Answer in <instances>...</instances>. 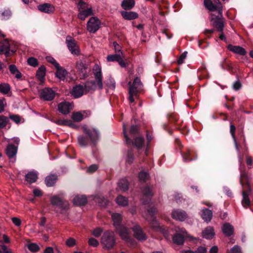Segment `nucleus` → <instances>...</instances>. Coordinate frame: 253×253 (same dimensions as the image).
Wrapping results in <instances>:
<instances>
[{"label": "nucleus", "instance_id": "nucleus-1", "mask_svg": "<svg viewBox=\"0 0 253 253\" xmlns=\"http://www.w3.org/2000/svg\"><path fill=\"white\" fill-rule=\"evenodd\" d=\"M84 133L85 135H81L78 137V142L82 147H86L90 142L95 146L100 139V132L95 128L83 127Z\"/></svg>", "mask_w": 253, "mask_h": 253}, {"label": "nucleus", "instance_id": "nucleus-2", "mask_svg": "<svg viewBox=\"0 0 253 253\" xmlns=\"http://www.w3.org/2000/svg\"><path fill=\"white\" fill-rule=\"evenodd\" d=\"M111 217L116 232L119 234L123 240L126 242H130L131 238L128 229L122 224L123 218L121 214L118 213H113L112 214Z\"/></svg>", "mask_w": 253, "mask_h": 253}, {"label": "nucleus", "instance_id": "nucleus-3", "mask_svg": "<svg viewBox=\"0 0 253 253\" xmlns=\"http://www.w3.org/2000/svg\"><path fill=\"white\" fill-rule=\"evenodd\" d=\"M101 243L107 249H113L116 244L114 233L109 230L106 231L101 238Z\"/></svg>", "mask_w": 253, "mask_h": 253}, {"label": "nucleus", "instance_id": "nucleus-4", "mask_svg": "<svg viewBox=\"0 0 253 253\" xmlns=\"http://www.w3.org/2000/svg\"><path fill=\"white\" fill-rule=\"evenodd\" d=\"M123 132L124 137L126 139V143L128 145H134L138 149H141L143 147L144 144V139L142 137L135 136L133 138L134 140L129 138L126 133V128L125 126H123Z\"/></svg>", "mask_w": 253, "mask_h": 253}, {"label": "nucleus", "instance_id": "nucleus-5", "mask_svg": "<svg viewBox=\"0 0 253 253\" xmlns=\"http://www.w3.org/2000/svg\"><path fill=\"white\" fill-rule=\"evenodd\" d=\"M52 206L58 208L61 211H66L69 208L68 202L57 195H54L50 198Z\"/></svg>", "mask_w": 253, "mask_h": 253}, {"label": "nucleus", "instance_id": "nucleus-6", "mask_svg": "<svg viewBox=\"0 0 253 253\" xmlns=\"http://www.w3.org/2000/svg\"><path fill=\"white\" fill-rule=\"evenodd\" d=\"M66 43L68 49L72 54L79 55L80 51L76 40L70 36H67L66 39Z\"/></svg>", "mask_w": 253, "mask_h": 253}, {"label": "nucleus", "instance_id": "nucleus-7", "mask_svg": "<svg viewBox=\"0 0 253 253\" xmlns=\"http://www.w3.org/2000/svg\"><path fill=\"white\" fill-rule=\"evenodd\" d=\"M101 22L95 17H91L87 23V29L90 33H96L100 28Z\"/></svg>", "mask_w": 253, "mask_h": 253}, {"label": "nucleus", "instance_id": "nucleus-8", "mask_svg": "<svg viewBox=\"0 0 253 253\" xmlns=\"http://www.w3.org/2000/svg\"><path fill=\"white\" fill-rule=\"evenodd\" d=\"M253 192L252 187L244 188L242 191V194L243 199L241 201L242 205L245 209H248L251 206V202L250 198V196L252 194Z\"/></svg>", "mask_w": 253, "mask_h": 253}, {"label": "nucleus", "instance_id": "nucleus-9", "mask_svg": "<svg viewBox=\"0 0 253 253\" xmlns=\"http://www.w3.org/2000/svg\"><path fill=\"white\" fill-rule=\"evenodd\" d=\"M240 172V183L244 188L251 187L249 182V178L247 172L246 171L245 165H240L239 168Z\"/></svg>", "mask_w": 253, "mask_h": 253}, {"label": "nucleus", "instance_id": "nucleus-10", "mask_svg": "<svg viewBox=\"0 0 253 253\" xmlns=\"http://www.w3.org/2000/svg\"><path fill=\"white\" fill-rule=\"evenodd\" d=\"M15 51V49H10V44L7 40L0 43V55L3 54L8 57L13 55Z\"/></svg>", "mask_w": 253, "mask_h": 253}, {"label": "nucleus", "instance_id": "nucleus-11", "mask_svg": "<svg viewBox=\"0 0 253 253\" xmlns=\"http://www.w3.org/2000/svg\"><path fill=\"white\" fill-rule=\"evenodd\" d=\"M211 21L212 22V26L217 32H222L223 31L225 25V19L223 17L215 16L214 17H211Z\"/></svg>", "mask_w": 253, "mask_h": 253}, {"label": "nucleus", "instance_id": "nucleus-12", "mask_svg": "<svg viewBox=\"0 0 253 253\" xmlns=\"http://www.w3.org/2000/svg\"><path fill=\"white\" fill-rule=\"evenodd\" d=\"M188 237V234L185 229H181L179 232L176 233L172 237L173 243L177 245H183L185 239Z\"/></svg>", "mask_w": 253, "mask_h": 253}, {"label": "nucleus", "instance_id": "nucleus-13", "mask_svg": "<svg viewBox=\"0 0 253 253\" xmlns=\"http://www.w3.org/2000/svg\"><path fill=\"white\" fill-rule=\"evenodd\" d=\"M167 119L170 124H173L175 129H180L183 124V121L179 120L178 114L175 113H169Z\"/></svg>", "mask_w": 253, "mask_h": 253}, {"label": "nucleus", "instance_id": "nucleus-14", "mask_svg": "<svg viewBox=\"0 0 253 253\" xmlns=\"http://www.w3.org/2000/svg\"><path fill=\"white\" fill-rule=\"evenodd\" d=\"M55 94V91L51 88L45 87L41 91L40 97L44 100L52 101L54 99Z\"/></svg>", "mask_w": 253, "mask_h": 253}, {"label": "nucleus", "instance_id": "nucleus-15", "mask_svg": "<svg viewBox=\"0 0 253 253\" xmlns=\"http://www.w3.org/2000/svg\"><path fill=\"white\" fill-rule=\"evenodd\" d=\"M134 237L140 241H145L147 238V235L143 231L142 228L138 225H136L132 228Z\"/></svg>", "mask_w": 253, "mask_h": 253}, {"label": "nucleus", "instance_id": "nucleus-16", "mask_svg": "<svg viewBox=\"0 0 253 253\" xmlns=\"http://www.w3.org/2000/svg\"><path fill=\"white\" fill-rule=\"evenodd\" d=\"M181 154L184 162H189L197 158L196 152L189 149H188L185 152L181 151Z\"/></svg>", "mask_w": 253, "mask_h": 253}, {"label": "nucleus", "instance_id": "nucleus-17", "mask_svg": "<svg viewBox=\"0 0 253 253\" xmlns=\"http://www.w3.org/2000/svg\"><path fill=\"white\" fill-rule=\"evenodd\" d=\"M76 69L79 72L81 79H85L88 76L87 66L82 61H78L77 62Z\"/></svg>", "mask_w": 253, "mask_h": 253}, {"label": "nucleus", "instance_id": "nucleus-18", "mask_svg": "<svg viewBox=\"0 0 253 253\" xmlns=\"http://www.w3.org/2000/svg\"><path fill=\"white\" fill-rule=\"evenodd\" d=\"M86 5V4L84 5V8H81V6H79V13L78 15V17L81 20H84L87 17L93 14L92 8L91 7L87 8L86 9H85Z\"/></svg>", "mask_w": 253, "mask_h": 253}, {"label": "nucleus", "instance_id": "nucleus-19", "mask_svg": "<svg viewBox=\"0 0 253 253\" xmlns=\"http://www.w3.org/2000/svg\"><path fill=\"white\" fill-rule=\"evenodd\" d=\"M171 217L175 220L183 221L187 218V214L185 211L177 209L172 211Z\"/></svg>", "mask_w": 253, "mask_h": 253}, {"label": "nucleus", "instance_id": "nucleus-20", "mask_svg": "<svg viewBox=\"0 0 253 253\" xmlns=\"http://www.w3.org/2000/svg\"><path fill=\"white\" fill-rule=\"evenodd\" d=\"M71 104L67 101H63L58 104V110L63 115H67L70 112Z\"/></svg>", "mask_w": 253, "mask_h": 253}, {"label": "nucleus", "instance_id": "nucleus-21", "mask_svg": "<svg viewBox=\"0 0 253 253\" xmlns=\"http://www.w3.org/2000/svg\"><path fill=\"white\" fill-rule=\"evenodd\" d=\"M38 9L40 11L47 14L53 13L55 11V7L53 5L49 3L40 4L38 6Z\"/></svg>", "mask_w": 253, "mask_h": 253}, {"label": "nucleus", "instance_id": "nucleus-22", "mask_svg": "<svg viewBox=\"0 0 253 253\" xmlns=\"http://www.w3.org/2000/svg\"><path fill=\"white\" fill-rule=\"evenodd\" d=\"M157 212V210L154 207H150L148 209V216L147 218V220H148L152 225L157 224L156 216Z\"/></svg>", "mask_w": 253, "mask_h": 253}, {"label": "nucleus", "instance_id": "nucleus-23", "mask_svg": "<svg viewBox=\"0 0 253 253\" xmlns=\"http://www.w3.org/2000/svg\"><path fill=\"white\" fill-rule=\"evenodd\" d=\"M227 48L229 51L240 55L244 56L247 54L245 49L240 46L229 44L227 45Z\"/></svg>", "mask_w": 253, "mask_h": 253}, {"label": "nucleus", "instance_id": "nucleus-24", "mask_svg": "<svg viewBox=\"0 0 253 253\" xmlns=\"http://www.w3.org/2000/svg\"><path fill=\"white\" fill-rule=\"evenodd\" d=\"M84 90L83 85L78 84L73 87L71 93L72 96L77 98L81 97L84 94Z\"/></svg>", "mask_w": 253, "mask_h": 253}, {"label": "nucleus", "instance_id": "nucleus-25", "mask_svg": "<svg viewBox=\"0 0 253 253\" xmlns=\"http://www.w3.org/2000/svg\"><path fill=\"white\" fill-rule=\"evenodd\" d=\"M220 67L223 70H227L232 74H234L235 73L234 67L232 63L226 58H224L223 61L220 63Z\"/></svg>", "mask_w": 253, "mask_h": 253}, {"label": "nucleus", "instance_id": "nucleus-26", "mask_svg": "<svg viewBox=\"0 0 253 253\" xmlns=\"http://www.w3.org/2000/svg\"><path fill=\"white\" fill-rule=\"evenodd\" d=\"M46 73V68L44 66H41L37 70L36 73V77L39 81L40 84H42L45 80Z\"/></svg>", "mask_w": 253, "mask_h": 253}, {"label": "nucleus", "instance_id": "nucleus-27", "mask_svg": "<svg viewBox=\"0 0 253 253\" xmlns=\"http://www.w3.org/2000/svg\"><path fill=\"white\" fill-rule=\"evenodd\" d=\"M121 14L124 19L127 20L135 19L138 16V14L134 11H122Z\"/></svg>", "mask_w": 253, "mask_h": 253}, {"label": "nucleus", "instance_id": "nucleus-28", "mask_svg": "<svg viewBox=\"0 0 253 253\" xmlns=\"http://www.w3.org/2000/svg\"><path fill=\"white\" fill-rule=\"evenodd\" d=\"M6 154L11 159L13 158L17 152V148L13 144H8L6 148Z\"/></svg>", "mask_w": 253, "mask_h": 253}, {"label": "nucleus", "instance_id": "nucleus-29", "mask_svg": "<svg viewBox=\"0 0 253 253\" xmlns=\"http://www.w3.org/2000/svg\"><path fill=\"white\" fill-rule=\"evenodd\" d=\"M73 203L78 206H84L87 203V198L85 195H77L73 199Z\"/></svg>", "mask_w": 253, "mask_h": 253}, {"label": "nucleus", "instance_id": "nucleus-30", "mask_svg": "<svg viewBox=\"0 0 253 253\" xmlns=\"http://www.w3.org/2000/svg\"><path fill=\"white\" fill-rule=\"evenodd\" d=\"M25 177V180L30 184L36 182L38 178V174L33 171L29 172Z\"/></svg>", "mask_w": 253, "mask_h": 253}, {"label": "nucleus", "instance_id": "nucleus-31", "mask_svg": "<svg viewBox=\"0 0 253 253\" xmlns=\"http://www.w3.org/2000/svg\"><path fill=\"white\" fill-rule=\"evenodd\" d=\"M57 180L56 174H50L46 177L44 182L47 187H51L54 185Z\"/></svg>", "mask_w": 253, "mask_h": 253}, {"label": "nucleus", "instance_id": "nucleus-32", "mask_svg": "<svg viewBox=\"0 0 253 253\" xmlns=\"http://www.w3.org/2000/svg\"><path fill=\"white\" fill-rule=\"evenodd\" d=\"M203 237L207 239H211L214 235V230L211 227H208L205 229L202 232Z\"/></svg>", "mask_w": 253, "mask_h": 253}, {"label": "nucleus", "instance_id": "nucleus-33", "mask_svg": "<svg viewBox=\"0 0 253 253\" xmlns=\"http://www.w3.org/2000/svg\"><path fill=\"white\" fill-rule=\"evenodd\" d=\"M94 75L99 88L102 89L103 88V83L101 69L98 68V70H96V71L94 72Z\"/></svg>", "mask_w": 253, "mask_h": 253}, {"label": "nucleus", "instance_id": "nucleus-34", "mask_svg": "<svg viewBox=\"0 0 253 253\" xmlns=\"http://www.w3.org/2000/svg\"><path fill=\"white\" fill-rule=\"evenodd\" d=\"M11 15V11L9 8H4L0 10V19L1 20H7Z\"/></svg>", "mask_w": 253, "mask_h": 253}, {"label": "nucleus", "instance_id": "nucleus-35", "mask_svg": "<svg viewBox=\"0 0 253 253\" xmlns=\"http://www.w3.org/2000/svg\"><path fill=\"white\" fill-rule=\"evenodd\" d=\"M222 229L223 233L227 236H231L234 232L233 226L229 223L224 224Z\"/></svg>", "mask_w": 253, "mask_h": 253}, {"label": "nucleus", "instance_id": "nucleus-36", "mask_svg": "<svg viewBox=\"0 0 253 253\" xmlns=\"http://www.w3.org/2000/svg\"><path fill=\"white\" fill-rule=\"evenodd\" d=\"M134 5V0H123L121 3L122 7L126 10L131 9Z\"/></svg>", "mask_w": 253, "mask_h": 253}, {"label": "nucleus", "instance_id": "nucleus-37", "mask_svg": "<svg viewBox=\"0 0 253 253\" xmlns=\"http://www.w3.org/2000/svg\"><path fill=\"white\" fill-rule=\"evenodd\" d=\"M202 212V218L207 222L211 221L212 216V211L209 209H205L203 210Z\"/></svg>", "mask_w": 253, "mask_h": 253}, {"label": "nucleus", "instance_id": "nucleus-38", "mask_svg": "<svg viewBox=\"0 0 253 253\" xmlns=\"http://www.w3.org/2000/svg\"><path fill=\"white\" fill-rule=\"evenodd\" d=\"M56 77L61 80H64L67 74V71L66 70L60 65H59V68H56Z\"/></svg>", "mask_w": 253, "mask_h": 253}, {"label": "nucleus", "instance_id": "nucleus-39", "mask_svg": "<svg viewBox=\"0 0 253 253\" xmlns=\"http://www.w3.org/2000/svg\"><path fill=\"white\" fill-rule=\"evenodd\" d=\"M119 190L122 192H126L128 188V182L126 179H122L119 180L118 183Z\"/></svg>", "mask_w": 253, "mask_h": 253}, {"label": "nucleus", "instance_id": "nucleus-40", "mask_svg": "<svg viewBox=\"0 0 253 253\" xmlns=\"http://www.w3.org/2000/svg\"><path fill=\"white\" fill-rule=\"evenodd\" d=\"M9 69L10 73L13 75H15V77L17 79H20L22 77V74L19 71L16 66L14 64L10 65Z\"/></svg>", "mask_w": 253, "mask_h": 253}, {"label": "nucleus", "instance_id": "nucleus-41", "mask_svg": "<svg viewBox=\"0 0 253 253\" xmlns=\"http://www.w3.org/2000/svg\"><path fill=\"white\" fill-rule=\"evenodd\" d=\"M84 90L88 92L91 90H94L95 88V82L94 81H88L86 82L84 85Z\"/></svg>", "mask_w": 253, "mask_h": 253}, {"label": "nucleus", "instance_id": "nucleus-42", "mask_svg": "<svg viewBox=\"0 0 253 253\" xmlns=\"http://www.w3.org/2000/svg\"><path fill=\"white\" fill-rule=\"evenodd\" d=\"M204 3L205 6L211 11H214L216 10V7L217 5L213 3L211 0H204Z\"/></svg>", "mask_w": 253, "mask_h": 253}, {"label": "nucleus", "instance_id": "nucleus-43", "mask_svg": "<svg viewBox=\"0 0 253 253\" xmlns=\"http://www.w3.org/2000/svg\"><path fill=\"white\" fill-rule=\"evenodd\" d=\"M142 193L146 197L150 199L153 196L151 188L148 185H145L142 189Z\"/></svg>", "mask_w": 253, "mask_h": 253}, {"label": "nucleus", "instance_id": "nucleus-44", "mask_svg": "<svg viewBox=\"0 0 253 253\" xmlns=\"http://www.w3.org/2000/svg\"><path fill=\"white\" fill-rule=\"evenodd\" d=\"M128 85L129 87H133V90L137 91V89L140 87L142 84L140 79L138 78H136L134 79L133 84H131V82H129Z\"/></svg>", "mask_w": 253, "mask_h": 253}, {"label": "nucleus", "instance_id": "nucleus-45", "mask_svg": "<svg viewBox=\"0 0 253 253\" xmlns=\"http://www.w3.org/2000/svg\"><path fill=\"white\" fill-rule=\"evenodd\" d=\"M116 202L118 205L122 206H126L127 205L128 203L127 198L122 195H119L116 198Z\"/></svg>", "mask_w": 253, "mask_h": 253}, {"label": "nucleus", "instance_id": "nucleus-46", "mask_svg": "<svg viewBox=\"0 0 253 253\" xmlns=\"http://www.w3.org/2000/svg\"><path fill=\"white\" fill-rule=\"evenodd\" d=\"M139 127L137 125H132L129 129V133L132 138L139 135Z\"/></svg>", "mask_w": 253, "mask_h": 253}, {"label": "nucleus", "instance_id": "nucleus-47", "mask_svg": "<svg viewBox=\"0 0 253 253\" xmlns=\"http://www.w3.org/2000/svg\"><path fill=\"white\" fill-rule=\"evenodd\" d=\"M74 122H80L84 118V116L80 112H74L71 117Z\"/></svg>", "mask_w": 253, "mask_h": 253}, {"label": "nucleus", "instance_id": "nucleus-48", "mask_svg": "<svg viewBox=\"0 0 253 253\" xmlns=\"http://www.w3.org/2000/svg\"><path fill=\"white\" fill-rule=\"evenodd\" d=\"M198 77L200 80H202L207 77V71L206 67H202L198 70Z\"/></svg>", "mask_w": 253, "mask_h": 253}, {"label": "nucleus", "instance_id": "nucleus-49", "mask_svg": "<svg viewBox=\"0 0 253 253\" xmlns=\"http://www.w3.org/2000/svg\"><path fill=\"white\" fill-rule=\"evenodd\" d=\"M10 89V86L8 84L2 83L0 84V92L3 94L8 93Z\"/></svg>", "mask_w": 253, "mask_h": 253}, {"label": "nucleus", "instance_id": "nucleus-50", "mask_svg": "<svg viewBox=\"0 0 253 253\" xmlns=\"http://www.w3.org/2000/svg\"><path fill=\"white\" fill-rule=\"evenodd\" d=\"M121 55L120 53L109 55L107 57V60L108 62H118Z\"/></svg>", "mask_w": 253, "mask_h": 253}, {"label": "nucleus", "instance_id": "nucleus-51", "mask_svg": "<svg viewBox=\"0 0 253 253\" xmlns=\"http://www.w3.org/2000/svg\"><path fill=\"white\" fill-rule=\"evenodd\" d=\"M8 122L9 119L7 117L0 115V128H4Z\"/></svg>", "mask_w": 253, "mask_h": 253}, {"label": "nucleus", "instance_id": "nucleus-52", "mask_svg": "<svg viewBox=\"0 0 253 253\" xmlns=\"http://www.w3.org/2000/svg\"><path fill=\"white\" fill-rule=\"evenodd\" d=\"M134 161V155L131 150H128L127 152L126 162L130 165Z\"/></svg>", "mask_w": 253, "mask_h": 253}, {"label": "nucleus", "instance_id": "nucleus-53", "mask_svg": "<svg viewBox=\"0 0 253 253\" xmlns=\"http://www.w3.org/2000/svg\"><path fill=\"white\" fill-rule=\"evenodd\" d=\"M28 249L31 252L36 253L40 250V247L36 243H30L28 245Z\"/></svg>", "mask_w": 253, "mask_h": 253}, {"label": "nucleus", "instance_id": "nucleus-54", "mask_svg": "<svg viewBox=\"0 0 253 253\" xmlns=\"http://www.w3.org/2000/svg\"><path fill=\"white\" fill-rule=\"evenodd\" d=\"M98 203L102 208H106L108 204V200L104 197H100L98 200Z\"/></svg>", "mask_w": 253, "mask_h": 253}, {"label": "nucleus", "instance_id": "nucleus-55", "mask_svg": "<svg viewBox=\"0 0 253 253\" xmlns=\"http://www.w3.org/2000/svg\"><path fill=\"white\" fill-rule=\"evenodd\" d=\"M149 176L147 172L141 171L139 173L138 177L140 180L145 182Z\"/></svg>", "mask_w": 253, "mask_h": 253}, {"label": "nucleus", "instance_id": "nucleus-56", "mask_svg": "<svg viewBox=\"0 0 253 253\" xmlns=\"http://www.w3.org/2000/svg\"><path fill=\"white\" fill-rule=\"evenodd\" d=\"M0 244V253H13L11 250L1 243Z\"/></svg>", "mask_w": 253, "mask_h": 253}, {"label": "nucleus", "instance_id": "nucleus-57", "mask_svg": "<svg viewBox=\"0 0 253 253\" xmlns=\"http://www.w3.org/2000/svg\"><path fill=\"white\" fill-rule=\"evenodd\" d=\"M29 65L37 67L38 66V61L37 59L34 57H30L27 60Z\"/></svg>", "mask_w": 253, "mask_h": 253}, {"label": "nucleus", "instance_id": "nucleus-58", "mask_svg": "<svg viewBox=\"0 0 253 253\" xmlns=\"http://www.w3.org/2000/svg\"><path fill=\"white\" fill-rule=\"evenodd\" d=\"M64 126H68L72 128L77 129L78 128V126L76 124L72 122L71 120H66Z\"/></svg>", "mask_w": 253, "mask_h": 253}, {"label": "nucleus", "instance_id": "nucleus-59", "mask_svg": "<svg viewBox=\"0 0 253 253\" xmlns=\"http://www.w3.org/2000/svg\"><path fill=\"white\" fill-rule=\"evenodd\" d=\"M113 45L115 51L117 53H120V54H123V52L121 50V46L117 43V42H113Z\"/></svg>", "mask_w": 253, "mask_h": 253}, {"label": "nucleus", "instance_id": "nucleus-60", "mask_svg": "<svg viewBox=\"0 0 253 253\" xmlns=\"http://www.w3.org/2000/svg\"><path fill=\"white\" fill-rule=\"evenodd\" d=\"M136 91L133 90V87H129V100L131 103L134 101L133 94L136 93Z\"/></svg>", "mask_w": 253, "mask_h": 253}, {"label": "nucleus", "instance_id": "nucleus-61", "mask_svg": "<svg viewBox=\"0 0 253 253\" xmlns=\"http://www.w3.org/2000/svg\"><path fill=\"white\" fill-rule=\"evenodd\" d=\"M103 232V230L102 228L98 227L95 229H94L92 231V234L95 237H99Z\"/></svg>", "mask_w": 253, "mask_h": 253}, {"label": "nucleus", "instance_id": "nucleus-62", "mask_svg": "<svg viewBox=\"0 0 253 253\" xmlns=\"http://www.w3.org/2000/svg\"><path fill=\"white\" fill-rule=\"evenodd\" d=\"M187 54V52L185 51L184 52H183L182 54H181L180 55V56L179 57V58H178V60H177L178 64L179 65V64H181L183 63L184 60L185 59V58L186 57Z\"/></svg>", "mask_w": 253, "mask_h": 253}, {"label": "nucleus", "instance_id": "nucleus-63", "mask_svg": "<svg viewBox=\"0 0 253 253\" xmlns=\"http://www.w3.org/2000/svg\"><path fill=\"white\" fill-rule=\"evenodd\" d=\"M230 253H242L241 247L238 245L234 246L230 250Z\"/></svg>", "mask_w": 253, "mask_h": 253}, {"label": "nucleus", "instance_id": "nucleus-64", "mask_svg": "<svg viewBox=\"0 0 253 253\" xmlns=\"http://www.w3.org/2000/svg\"><path fill=\"white\" fill-rule=\"evenodd\" d=\"M88 244L90 246L95 247L99 245V242L96 239L91 238L88 240Z\"/></svg>", "mask_w": 253, "mask_h": 253}]
</instances>
